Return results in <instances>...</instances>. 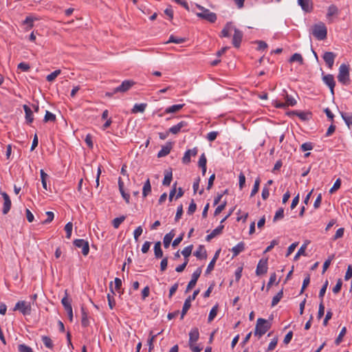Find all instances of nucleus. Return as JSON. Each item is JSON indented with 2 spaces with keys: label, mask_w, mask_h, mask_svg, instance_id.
<instances>
[{
  "label": "nucleus",
  "mask_w": 352,
  "mask_h": 352,
  "mask_svg": "<svg viewBox=\"0 0 352 352\" xmlns=\"http://www.w3.org/2000/svg\"><path fill=\"white\" fill-rule=\"evenodd\" d=\"M338 80L343 85H348L350 83L349 66L342 64L339 67V72L337 76Z\"/></svg>",
  "instance_id": "obj_2"
},
{
  "label": "nucleus",
  "mask_w": 352,
  "mask_h": 352,
  "mask_svg": "<svg viewBox=\"0 0 352 352\" xmlns=\"http://www.w3.org/2000/svg\"><path fill=\"white\" fill-rule=\"evenodd\" d=\"M42 341L45 346L49 349H52L53 347V342L51 338L48 336H43Z\"/></svg>",
  "instance_id": "obj_41"
},
{
  "label": "nucleus",
  "mask_w": 352,
  "mask_h": 352,
  "mask_svg": "<svg viewBox=\"0 0 352 352\" xmlns=\"http://www.w3.org/2000/svg\"><path fill=\"white\" fill-rule=\"evenodd\" d=\"M151 192V186L150 179H147L144 182L143 188H142V196L146 197L150 192Z\"/></svg>",
  "instance_id": "obj_26"
},
{
  "label": "nucleus",
  "mask_w": 352,
  "mask_h": 352,
  "mask_svg": "<svg viewBox=\"0 0 352 352\" xmlns=\"http://www.w3.org/2000/svg\"><path fill=\"white\" fill-rule=\"evenodd\" d=\"M270 329V324L268 321L263 318H258L254 330V335L261 338Z\"/></svg>",
  "instance_id": "obj_3"
},
{
  "label": "nucleus",
  "mask_w": 352,
  "mask_h": 352,
  "mask_svg": "<svg viewBox=\"0 0 352 352\" xmlns=\"http://www.w3.org/2000/svg\"><path fill=\"white\" fill-rule=\"evenodd\" d=\"M283 296V290L281 289L275 296H274L272 301V307L276 305Z\"/></svg>",
  "instance_id": "obj_34"
},
{
  "label": "nucleus",
  "mask_w": 352,
  "mask_h": 352,
  "mask_svg": "<svg viewBox=\"0 0 352 352\" xmlns=\"http://www.w3.org/2000/svg\"><path fill=\"white\" fill-rule=\"evenodd\" d=\"M346 329L345 327H344L342 329L341 331L340 332L338 338L336 339V341H335L336 344L338 345L342 342L343 337L346 334Z\"/></svg>",
  "instance_id": "obj_48"
},
{
  "label": "nucleus",
  "mask_w": 352,
  "mask_h": 352,
  "mask_svg": "<svg viewBox=\"0 0 352 352\" xmlns=\"http://www.w3.org/2000/svg\"><path fill=\"white\" fill-rule=\"evenodd\" d=\"M61 302L65 311L67 312L69 320L72 322L73 320V311L71 303L68 300L67 290L65 291V296L63 298Z\"/></svg>",
  "instance_id": "obj_9"
},
{
  "label": "nucleus",
  "mask_w": 352,
  "mask_h": 352,
  "mask_svg": "<svg viewBox=\"0 0 352 352\" xmlns=\"http://www.w3.org/2000/svg\"><path fill=\"white\" fill-rule=\"evenodd\" d=\"M187 126V122L185 121H181L177 124L173 126L168 129V132L176 135L182 131V129Z\"/></svg>",
  "instance_id": "obj_17"
},
{
  "label": "nucleus",
  "mask_w": 352,
  "mask_h": 352,
  "mask_svg": "<svg viewBox=\"0 0 352 352\" xmlns=\"http://www.w3.org/2000/svg\"><path fill=\"white\" fill-rule=\"evenodd\" d=\"M306 248H307V245L306 244H303L300 248V249L298 250V251L297 252L296 254L294 256V260H298V258L301 256V255H305V250H306Z\"/></svg>",
  "instance_id": "obj_49"
},
{
  "label": "nucleus",
  "mask_w": 352,
  "mask_h": 352,
  "mask_svg": "<svg viewBox=\"0 0 352 352\" xmlns=\"http://www.w3.org/2000/svg\"><path fill=\"white\" fill-rule=\"evenodd\" d=\"M143 230L141 226H138L133 232L134 239L135 241H138L139 236L142 234Z\"/></svg>",
  "instance_id": "obj_57"
},
{
  "label": "nucleus",
  "mask_w": 352,
  "mask_h": 352,
  "mask_svg": "<svg viewBox=\"0 0 352 352\" xmlns=\"http://www.w3.org/2000/svg\"><path fill=\"white\" fill-rule=\"evenodd\" d=\"M234 27L232 26V23H228L221 31V36L228 37L230 32L234 30Z\"/></svg>",
  "instance_id": "obj_27"
},
{
  "label": "nucleus",
  "mask_w": 352,
  "mask_h": 352,
  "mask_svg": "<svg viewBox=\"0 0 352 352\" xmlns=\"http://www.w3.org/2000/svg\"><path fill=\"white\" fill-rule=\"evenodd\" d=\"M37 20L36 18H33L32 16H27L25 21H23V24H27L28 25V28L31 29L34 26V21Z\"/></svg>",
  "instance_id": "obj_52"
},
{
  "label": "nucleus",
  "mask_w": 352,
  "mask_h": 352,
  "mask_svg": "<svg viewBox=\"0 0 352 352\" xmlns=\"http://www.w3.org/2000/svg\"><path fill=\"white\" fill-rule=\"evenodd\" d=\"M199 289L195 290L192 295L189 296L186 299L184 306H183V308H182V314H181V319L184 318V316L186 315L188 310L190 309V307L191 306V304H190L191 301L194 300L196 298V297L199 294Z\"/></svg>",
  "instance_id": "obj_6"
},
{
  "label": "nucleus",
  "mask_w": 352,
  "mask_h": 352,
  "mask_svg": "<svg viewBox=\"0 0 352 352\" xmlns=\"http://www.w3.org/2000/svg\"><path fill=\"white\" fill-rule=\"evenodd\" d=\"M283 217H284V209L280 208L276 211V212L274 217L273 221H276L277 220L283 219Z\"/></svg>",
  "instance_id": "obj_51"
},
{
  "label": "nucleus",
  "mask_w": 352,
  "mask_h": 352,
  "mask_svg": "<svg viewBox=\"0 0 352 352\" xmlns=\"http://www.w3.org/2000/svg\"><path fill=\"white\" fill-rule=\"evenodd\" d=\"M125 219V217L124 216H121L120 217H118V218H115L113 220V226L115 228H118L120 225L124 221Z\"/></svg>",
  "instance_id": "obj_44"
},
{
  "label": "nucleus",
  "mask_w": 352,
  "mask_h": 352,
  "mask_svg": "<svg viewBox=\"0 0 352 352\" xmlns=\"http://www.w3.org/2000/svg\"><path fill=\"white\" fill-rule=\"evenodd\" d=\"M146 104L144 103L135 104L132 109V113H137L138 112H144L146 109Z\"/></svg>",
  "instance_id": "obj_33"
},
{
  "label": "nucleus",
  "mask_w": 352,
  "mask_h": 352,
  "mask_svg": "<svg viewBox=\"0 0 352 352\" xmlns=\"http://www.w3.org/2000/svg\"><path fill=\"white\" fill-rule=\"evenodd\" d=\"M154 253L156 258H160L163 256V252L161 248V242L157 241L154 246Z\"/></svg>",
  "instance_id": "obj_28"
},
{
  "label": "nucleus",
  "mask_w": 352,
  "mask_h": 352,
  "mask_svg": "<svg viewBox=\"0 0 352 352\" xmlns=\"http://www.w3.org/2000/svg\"><path fill=\"white\" fill-rule=\"evenodd\" d=\"M218 310V305L214 306L210 311L208 316V322H210L216 317Z\"/></svg>",
  "instance_id": "obj_40"
},
{
  "label": "nucleus",
  "mask_w": 352,
  "mask_h": 352,
  "mask_svg": "<svg viewBox=\"0 0 352 352\" xmlns=\"http://www.w3.org/2000/svg\"><path fill=\"white\" fill-rule=\"evenodd\" d=\"M245 249V244L243 242L239 243L236 245L232 248V252H233V256H236L241 252H243Z\"/></svg>",
  "instance_id": "obj_24"
},
{
  "label": "nucleus",
  "mask_w": 352,
  "mask_h": 352,
  "mask_svg": "<svg viewBox=\"0 0 352 352\" xmlns=\"http://www.w3.org/2000/svg\"><path fill=\"white\" fill-rule=\"evenodd\" d=\"M336 58V54L331 52H327L323 55V59L329 68L331 69L334 60Z\"/></svg>",
  "instance_id": "obj_16"
},
{
  "label": "nucleus",
  "mask_w": 352,
  "mask_h": 352,
  "mask_svg": "<svg viewBox=\"0 0 352 352\" xmlns=\"http://www.w3.org/2000/svg\"><path fill=\"white\" fill-rule=\"evenodd\" d=\"M352 277V265H349L347 267L346 272L344 276V279L346 280H349Z\"/></svg>",
  "instance_id": "obj_64"
},
{
  "label": "nucleus",
  "mask_w": 352,
  "mask_h": 352,
  "mask_svg": "<svg viewBox=\"0 0 352 352\" xmlns=\"http://www.w3.org/2000/svg\"><path fill=\"white\" fill-rule=\"evenodd\" d=\"M172 149V143L171 142H167L164 146H162V149L158 152L157 157H162L170 152Z\"/></svg>",
  "instance_id": "obj_18"
},
{
  "label": "nucleus",
  "mask_w": 352,
  "mask_h": 352,
  "mask_svg": "<svg viewBox=\"0 0 352 352\" xmlns=\"http://www.w3.org/2000/svg\"><path fill=\"white\" fill-rule=\"evenodd\" d=\"M311 34L319 41L327 38V29L322 22H319L311 27Z\"/></svg>",
  "instance_id": "obj_1"
},
{
  "label": "nucleus",
  "mask_w": 352,
  "mask_h": 352,
  "mask_svg": "<svg viewBox=\"0 0 352 352\" xmlns=\"http://www.w3.org/2000/svg\"><path fill=\"white\" fill-rule=\"evenodd\" d=\"M342 281L341 279H338V281H337V283L336 285H335V287L333 288V292L334 294H338L340 292L341 288H342Z\"/></svg>",
  "instance_id": "obj_58"
},
{
  "label": "nucleus",
  "mask_w": 352,
  "mask_h": 352,
  "mask_svg": "<svg viewBox=\"0 0 352 352\" xmlns=\"http://www.w3.org/2000/svg\"><path fill=\"white\" fill-rule=\"evenodd\" d=\"M201 274V268H197L192 274V278L190 281L188 283L186 292H188L190 289H192L196 285L198 278H199Z\"/></svg>",
  "instance_id": "obj_8"
},
{
  "label": "nucleus",
  "mask_w": 352,
  "mask_h": 352,
  "mask_svg": "<svg viewBox=\"0 0 352 352\" xmlns=\"http://www.w3.org/2000/svg\"><path fill=\"white\" fill-rule=\"evenodd\" d=\"M173 177V174L171 170H166L164 180L162 182V184L164 186H169Z\"/></svg>",
  "instance_id": "obj_30"
},
{
  "label": "nucleus",
  "mask_w": 352,
  "mask_h": 352,
  "mask_svg": "<svg viewBox=\"0 0 352 352\" xmlns=\"http://www.w3.org/2000/svg\"><path fill=\"white\" fill-rule=\"evenodd\" d=\"M56 120V116L54 114H53L52 113L48 111H46V113H45V117H44V122H54Z\"/></svg>",
  "instance_id": "obj_42"
},
{
  "label": "nucleus",
  "mask_w": 352,
  "mask_h": 352,
  "mask_svg": "<svg viewBox=\"0 0 352 352\" xmlns=\"http://www.w3.org/2000/svg\"><path fill=\"white\" fill-rule=\"evenodd\" d=\"M313 148V145L311 142H305L301 145V150L302 151H310Z\"/></svg>",
  "instance_id": "obj_61"
},
{
  "label": "nucleus",
  "mask_w": 352,
  "mask_h": 352,
  "mask_svg": "<svg viewBox=\"0 0 352 352\" xmlns=\"http://www.w3.org/2000/svg\"><path fill=\"white\" fill-rule=\"evenodd\" d=\"M150 336L151 337L149 338V339L148 340V351L149 352H151L152 350L154 348V346H153V342H154V340L155 338H156L157 336V334L155 335H153L152 334V331H151L150 333Z\"/></svg>",
  "instance_id": "obj_50"
},
{
  "label": "nucleus",
  "mask_w": 352,
  "mask_h": 352,
  "mask_svg": "<svg viewBox=\"0 0 352 352\" xmlns=\"http://www.w3.org/2000/svg\"><path fill=\"white\" fill-rule=\"evenodd\" d=\"M323 82L329 87L331 93L333 95L336 82L332 74H327L322 77Z\"/></svg>",
  "instance_id": "obj_12"
},
{
  "label": "nucleus",
  "mask_w": 352,
  "mask_h": 352,
  "mask_svg": "<svg viewBox=\"0 0 352 352\" xmlns=\"http://www.w3.org/2000/svg\"><path fill=\"white\" fill-rule=\"evenodd\" d=\"M184 106V104L172 105V106L166 108L164 113H172L177 112L179 110H181Z\"/></svg>",
  "instance_id": "obj_25"
},
{
  "label": "nucleus",
  "mask_w": 352,
  "mask_h": 352,
  "mask_svg": "<svg viewBox=\"0 0 352 352\" xmlns=\"http://www.w3.org/2000/svg\"><path fill=\"white\" fill-rule=\"evenodd\" d=\"M341 185V180L340 179H338L336 182L334 183L333 187L330 189L329 192L330 193H333L335 191H336L338 189L340 188Z\"/></svg>",
  "instance_id": "obj_59"
},
{
  "label": "nucleus",
  "mask_w": 352,
  "mask_h": 352,
  "mask_svg": "<svg viewBox=\"0 0 352 352\" xmlns=\"http://www.w3.org/2000/svg\"><path fill=\"white\" fill-rule=\"evenodd\" d=\"M286 92L285 91H284ZM285 104L286 107L287 106H294L296 104V100L292 96H289L287 93H285Z\"/></svg>",
  "instance_id": "obj_37"
},
{
  "label": "nucleus",
  "mask_w": 352,
  "mask_h": 352,
  "mask_svg": "<svg viewBox=\"0 0 352 352\" xmlns=\"http://www.w3.org/2000/svg\"><path fill=\"white\" fill-rule=\"evenodd\" d=\"M239 188L240 189H242L245 184V177L243 173H240L239 176Z\"/></svg>",
  "instance_id": "obj_60"
},
{
  "label": "nucleus",
  "mask_w": 352,
  "mask_h": 352,
  "mask_svg": "<svg viewBox=\"0 0 352 352\" xmlns=\"http://www.w3.org/2000/svg\"><path fill=\"white\" fill-rule=\"evenodd\" d=\"M234 33L232 38V44L235 47L238 48L240 46L242 40L243 33L236 28H234Z\"/></svg>",
  "instance_id": "obj_15"
},
{
  "label": "nucleus",
  "mask_w": 352,
  "mask_h": 352,
  "mask_svg": "<svg viewBox=\"0 0 352 352\" xmlns=\"http://www.w3.org/2000/svg\"><path fill=\"white\" fill-rule=\"evenodd\" d=\"M198 150L197 147L193 148L192 149L187 150L184 157H182V162L184 164H188L190 162V157L196 156L197 154Z\"/></svg>",
  "instance_id": "obj_13"
},
{
  "label": "nucleus",
  "mask_w": 352,
  "mask_h": 352,
  "mask_svg": "<svg viewBox=\"0 0 352 352\" xmlns=\"http://www.w3.org/2000/svg\"><path fill=\"white\" fill-rule=\"evenodd\" d=\"M14 311H19L24 316L30 315L31 314L32 307L30 302L25 300H21L16 302Z\"/></svg>",
  "instance_id": "obj_5"
},
{
  "label": "nucleus",
  "mask_w": 352,
  "mask_h": 352,
  "mask_svg": "<svg viewBox=\"0 0 352 352\" xmlns=\"http://www.w3.org/2000/svg\"><path fill=\"white\" fill-rule=\"evenodd\" d=\"M328 280H326L324 284L323 285V286L322 287V288L320 289V292H319V298L321 299V301L322 302V298L324 296V294L326 292V290H327V288L328 287Z\"/></svg>",
  "instance_id": "obj_54"
},
{
  "label": "nucleus",
  "mask_w": 352,
  "mask_h": 352,
  "mask_svg": "<svg viewBox=\"0 0 352 352\" xmlns=\"http://www.w3.org/2000/svg\"><path fill=\"white\" fill-rule=\"evenodd\" d=\"M259 185H260V179L257 178V179H256V180L254 182V185L252 190L250 197L254 196L258 192V189H259Z\"/></svg>",
  "instance_id": "obj_45"
},
{
  "label": "nucleus",
  "mask_w": 352,
  "mask_h": 352,
  "mask_svg": "<svg viewBox=\"0 0 352 352\" xmlns=\"http://www.w3.org/2000/svg\"><path fill=\"white\" fill-rule=\"evenodd\" d=\"M298 4L301 8L305 12H310L312 6L311 4V0H298Z\"/></svg>",
  "instance_id": "obj_22"
},
{
  "label": "nucleus",
  "mask_w": 352,
  "mask_h": 352,
  "mask_svg": "<svg viewBox=\"0 0 352 352\" xmlns=\"http://www.w3.org/2000/svg\"><path fill=\"white\" fill-rule=\"evenodd\" d=\"M311 113L309 112L298 111L297 116L302 120L306 121L309 119Z\"/></svg>",
  "instance_id": "obj_46"
},
{
  "label": "nucleus",
  "mask_w": 352,
  "mask_h": 352,
  "mask_svg": "<svg viewBox=\"0 0 352 352\" xmlns=\"http://www.w3.org/2000/svg\"><path fill=\"white\" fill-rule=\"evenodd\" d=\"M196 6L201 12L197 13V16L209 22L213 23L217 20V16L214 12H211L209 10L206 9L203 6L196 4Z\"/></svg>",
  "instance_id": "obj_4"
},
{
  "label": "nucleus",
  "mask_w": 352,
  "mask_h": 352,
  "mask_svg": "<svg viewBox=\"0 0 352 352\" xmlns=\"http://www.w3.org/2000/svg\"><path fill=\"white\" fill-rule=\"evenodd\" d=\"M23 107L25 111V120L29 124L32 123L34 120L32 111L27 104H24Z\"/></svg>",
  "instance_id": "obj_21"
},
{
  "label": "nucleus",
  "mask_w": 352,
  "mask_h": 352,
  "mask_svg": "<svg viewBox=\"0 0 352 352\" xmlns=\"http://www.w3.org/2000/svg\"><path fill=\"white\" fill-rule=\"evenodd\" d=\"M74 244L76 248L82 249V254L87 256L89 252V245L88 241L84 239H76Z\"/></svg>",
  "instance_id": "obj_7"
},
{
  "label": "nucleus",
  "mask_w": 352,
  "mask_h": 352,
  "mask_svg": "<svg viewBox=\"0 0 352 352\" xmlns=\"http://www.w3.org/2000/svg\"><path fill=\"white\" fill-rule=\"evenodd\" d=\"M60 73L61 71L60 69L55 70L54 72L47 76L46 80L48 82H52Z\"/></svg>",
  "instance_id": "obj_39"
},
{
  "label": "nucleus",
  "mask_w": 352,
  "mask_h": 352,
  "mask_svg": "<svg viewBox=\"0 0 352 352\" xmlns=\"http://www.w3.org/2000/svg\"><path fill=\"white\" fill-rule=\"evenodd\" d=\"M217 135H218L217 132H216V131H211V132L208 133L207 139H208V141L212 142V141H214L217 138Z\"/></svg>",
  "instance_id": "obj_63"
},
{
  "label": "nucleus",
  "mask_w": 352,
  "mask_h": 352,
  "mask_svg": "<svg viewBox=\"0 0 352 352\" xmlns=\"http://www.w3.org/2000/svg\"><path fill=\"white\" fill-rule=\"evenodd\" d=\"M295 61L298 62L300 65L303 64V58L301 54L298 53H295L291 56L289 62L292 63Z\"/></svg>",
  "instance_id": "obj_35"
},
{
  "label": "nucleus",
  "mask_w": 352,
  "mask_h": 352,
  "mask_svg": "<svg viewBox=\"0 0 352 352\" xmlns=\"http://www.w3.org/2000/svg\"><path fill=\"white\" fill-rule=\"evenodd\" d=\"M309 283H310V276L309 274H307V276L305 278V279L303 280L300 294L303 293L304 290L309 285Z\"/></svg>",
  "instance_id": "obj_55"
},
{
  "label": "nucleus",
  "mask_w": 352,
  "mask_h": 352,
  "mask_svg": "<svg viewBox=\"0 0 352 352\" xmlns=\"http://www.w3.org/2000/svg\"><path fill=\"white\" fill-rule=\"evenodd\" d=\"M134 84H135V82L133 80H124L122 82V84L119 87L115 88L113 89V93L126 92L128 90H129L133 87V85Z\"/></svg>",
  "instance_id": "obj_10"
},
{
  "label": "nucleus",
  "mask_w": 352,
  "mask_h": 352,
  "mask_svg": "<svg viewBox=\"0 0 352 352\" xmlns=\"http://www.w3.org/2000/svg\"><path fill=\"white\" fill-rule=\"evenodd\" d=\"M184 41H185V38H177V37H175L173 35H170V37H169V39L166 42V43H177V44H180V43H184Z\"/></svg>",
  "instance_id": "obj_38"
},
{
  "label": "nucleus",
  "mask_w": 352,
  "mask_h": 352,
  "mask_svg": "<svg viewBox=\"0 0 352 352\" xmlns=\"http://www.w3.org/2000/svg\"><path fill=\"white\" fill-rule=\"evenodd\" d=\"M40 174H41V179L43 188L45 190H47V179L49 177V175L47 173H45L43 169H41L40 170Z\"/></svg>",
  "instance_id": "obj_32"
},
{
  "label": "nucleus",
  "mask_w": 352,
  "mask_h": 352,
  "mask_svg": "<svg viewBox=\"0 0 352 352\" xmlns=\"http://www.w3.org/2000/svg\"><path fill=\"white\" fill-rule=\"evenodd\" d=\"M18 350L19 352H34L30 346L24 344H19Z\"/></svg>",
  "instance_id": "obj_53"
},
{
  "label": "nucleus",
  "mask_w": 352,
  "mask_h": 352,
  "mask_svg": "<svg viewBox=\"0 0 352 352\" xmlns=\"http://www.w3.org/2000/svg\"><path fill=\"white\" fill-rule=\"evenodd\" d=\"M81 314H82L81 324L83 327H86L89 325L88 314L86 312L85 309L83 307H81Z\"/></svg>",
  "instance_id": "obj_31"
},
{
  "label": "nucleus",
  "mask_w": 352,
  "mask_h": 352,
  "mask_svg": "<svg viewBox=\"0 0 352 352\" xmlns=\"http://www.w3.org/2000/svg\"><path fill=\"white\" fill-rule=\"evenodd\" d=\"M1 195H2L4 201L2 212L3 214H6L10 210L12 205L11 200L9 195L6 192H1Z\"/></svg>",
  "instance_id": "obj_11"
},
{
  "label": "nucleus",
  "mask_w": 352,
  "mask_h": 352,
  "mask_svg": "<svg viewBox=\"0 0 352 352\" xmlns=\"http://www.w3.org/2000/svg\"><path fill=\"white\" fill-rule=\"evenodd\" d=\"M267 272V260H260L256 270L257 276L266 274Z\"/></svg>",
  "instance_id": "obj_14"
},
{
  "label": "nucleus",
  "mask_w": 352,
  "mask_h": 352,
  "mask_svg": "<svg viewBox=\"0 0 352 352\" xmlns=\"http://www.w3.org/2000/svg\"><path fill=\"white\" fill-rule=\"evenodd\" d=\"M338 13V8L335 6V5H331L329 8H328V12H327V16L329 18V17H331L333 15H336Z\"/></svg>",
  "instance_id": "obj_36"
},
{
  "label": "nucleus",
  "mask_w": 352,
  "mask_h": 352,
  "mask_svg": "<svg viewBox=\"0 0 352 352\" xmlns=\"http://www.w3.org/2000/svg\"><path fill=\"white\" fill-rule=\"evenodd\" d=\"M197 209V205L194 202V200H192L191 203L190 204L188 209V214H192Z\"/></svg>",
  "instance_id": "obj_56"
},
{
  "label": "nucleus",
  "mask_w": 352,
  "mask_h": 352,
  "mask_svg": "<svg viewBox=\"0 0 352 352\" xmlns=\"http://www.w3.org/2000/svg\"><path fill=\"white\" fill-rule=\"evenodd\" d=\"M194 255L198 258H205L206 257V252L205 251L204 247L200 245L194 252Z\"/></svg>",
  "instance_id": "obj_29"
},
{
  "label": "nucleus",
  "mask_w": 352,
  "mask_h": 352,
  "mask_svg": "<svg viewBox=\"0 0 352 352\" xmlns=\"http://www.w3.org/2000/svg\"><path fill=\"white\" fill-rule=\"evenodd\" d=\"M199 337V333L197 328L191 329L189 333V344L196 342Z\"/></svg>",
  "instance_id": "obj_19"
},
{
  "label": "nucleus",
  "mask_w": 352,
  "mask_h": 352,
  "mask_svg": "<svg viewBox=\"0 0 352 352\" xmlns=\"http://www.w3.org/2000/svg\"><path fill=\"white\" fill-rule=\"evenodd\" d=\"M206 163H207V160H206V157L205 156V154L203 153L200 157H199V162H198V164H199V166L201 167V166H206Z\"/></svg>",
  "instance_id": "obj_62"
},
{
  "label": "nucleus",
  "mask_w": 352,
  "mask_h": 352,
  "mask_svg": "<svg viewBox=\"0 0 352 352\" xmlns=\"http://www.w3.org/2000/svg\"><path fill=\"white\" fill-rule=\"evenodd\" d=\"M175 236V232L174 230H171L170 232L166 234L164 237V246L165 248H168L171 243V241L173 240V237Z\"/></svg>",
  "instance_id": "obj_23"
},
{
  "label": "nucleus",
  "mask_w": 352,
  "mask_h": 352,
  "mask_svg": "<svg viewBox=\"0 0 352 352\" xmlns=\"http://www.w3.org/2000/svg\"><path fill=\"white\" fill-rule=\"evenodd\" d=\"M192 248H193V245H190L186 247L182 251V254L184 256L185 258H188V256L191 254Z\"/></svg>",
  "instance_id": "obj_43"
},
{
  "label": "nucleus",
  "mask_w": 352,
  "mask_h": 352,
  "mask_svg": "<svg viewBox=\"0 0 352 352\" xmlns=\"http://www.w3.org/2000/svg\"><path fill=\"white\" fill-rule=\"evenodd\" d=\"M72 228H73V224L72 222H69L67 223L65 226V230L66 232V237L67 239H70L71 237V235H72Z\"/></svg>",
  "instance_id": "obj_47"
},
{
  "label": "nucleus",
  "mask_w": 352,
  "mask_h": 352,
  "mask_svg": "<svg viewBox=\"0 0 352 352\" xmlns=\"http://www.w3.org/2000/svg\"><path fill=\"white\" fill-rule=\"evenodd\" d=\"M224 226L223 225L219 226L217 228L213 230L212 232L207 235L206 241H210L212 239L214 238L217 235L220 234L223 229Z\"/></svg>",
  "instance_id": "obj_20"
}]
</instances>
